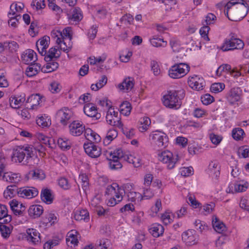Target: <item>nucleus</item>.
Returning <instances> with one entry per match:
<instances>
[{"mask_svg": "<svg viewBox=\"0 0 249 249\" xmlns=\"http://www.w3.org/2000/svg\"><path fill=\"white\" fill-rule=\"evenodd\" d=\"M225 15L232 21H237L243 18L248 14L249 8L247 3L242 0H233L225 5Z\"/></svg>", "mask_w": 249, "mask_h": 249, "instance_id": "f257e3e1", "label": "nucleus"}, {"mask_svg": "<svg viewBox=\"0 0 249 249\" xmlns=\"http://www.w3.org/2000/svg\"><path fill=\"white\" fill-rule=\"evenodd\" d=\"M185 96V91L183 89L177 90L169 91L163 96V105L170 108L179 107L181 105L180 100Z\"/></svg>", "mask_w": 249, "mask_h": 249, "instance_id": "f03ea898", "label": "nucleus"}, {"mask_svg": "<svg viewBox=\"0 0 249 249\" xmlns=\"http://www.w3.org/2000/svg\"><path fill=\"white\" fill-rule=\"evenodd\" d=\"M190 71L189 66L184 63H178L172 66L168 71L169 76L173 79H179L186 75Z\"/></svg>", "mask_w": 249, "mask_h": 249, "instance_id": "7ed1b4c3", "label": "nucleus"}, {"mask_svg": "<svg viewBox=\"0 0 249 249\" xmlns=\"http://www.w3.org/2000/svg\"><path fill=\"white\" fill-rule=\"evenodd\" d=\"M33 155V147L28 145L19 146L13 153V160L16 162H21L25 158L26 160Z\"/></svg>", "mask_w": 249, "mask_h": 249, "instance_id": "20e7f679", "label": "nucleus"}, {"mask_svg": "<svg viewBox=\"0 0 249 249\" xmlns=\"http://www.w3.org/2000/svg\"><path fill=\"white\" fill-rule=\"evenodd\" d=\"M159 160L165 164L168 169H173L178 161L179 157L178 154H173L169 151H164L159 154Z\"/></svg>", "mask_w": 249, "mask_h": 249, "instance_id": "39448f33", "label": "nucleus"}, {"mask_svg": "<svg viewBox=\"0 0 249 249\" xmlns=\"http://www.w3.org/2000/svg\"><path fill=\"white\" fill-rule=\"evenodd\" d=\"M149 137L159 148L165 147L167 145L168 138L163 132L158 130L153 131Z\"/></svg>", "mask_w": 249, "mask_h": 249, "instance_id": "423d86ee", "label": "nucleus"}, {"mask_svg": "<svg viewBox=\"0 0 249 249\" xmlns=\"http://www.w3.org/2000/svg\"><path fill=\"white\" fill-rule=\"evenodd\" d=\"M182 239L188 246L196 244L198 240V236L193 230H188L182 234Z\"/></svg>", "mask_w": 249, "mask_h": 249, "instance_id": "0eeeda50", "label": "nucleus"}, {"mask_svg": "<svg viewBox=\"0 0 249 249\" xmlns=\"http://www.w3.org/2000/svg\"><path fill=\"white\" fill-rule=\"evenodd\" d=\"M69 128L70 134L75 137L81 135L85 130V125L79 121H73L70 124Z\"/></svg>", "mask_w": 249, "mask_h": 249, "instance_id": "6e6552de", "label": "nucleus"}, {"mask_svg": "<svg viewBox=\"0 0 249 249\" xmlns=\"http://www.w3.org/2000/svg\"><path fill=\"white\" fill-rule=\"evenodd\" d=\"M242 93V90L240 88H233L227 93V99L230 104L233 105L240 101Z\"/></svg>", "mask_w": 249, "mask_h": 249, "instance_id": "1a4fd4ad", "label": "nucleus"}, {"mask_svg": "<svg viewBox=\"0 0 249 249\" xmlns=\"http://www.w3.org/2000/svg\"><path fill=\"white\" fill-rule=\"evenodd\" d=\"M94 142L85 143L84 148L88 155L92 158H96L101 154V149L94 144Z\"/></svg>", "mask_w": 249, "mask_h": 249, "instance_id": "9d476101", "label": "nucleus"}, {"mask_svg": "<svg viewBox=\"0 0 249 249\" xmlns=\"http://www.w3.org/2000/svg\"><path fill=\"white\" fill-rule=\"evenodd\" d=\"M38 194L37 189L33 187H24L19 188L18 196L19 197L27 198H32L36 197Z\"/></svg>", "mask_w": 249, "mask_h": 249, "instance_id": "9b49d317", "label": "nucleus"}, {"mask_svg": "<svg viewBox=\"0 0 249 249\" xmlns=\"http://www.w3.org/2000/svg\"><path fill=\"white\" fill-rule=\"evenodd\" d=\"M73 115L72 111L67 107H64L58 111L57 116L60 123L63 125H66L69 120Z\"/></svg>", "mask_w": 249, "mask_h": 249, "instance_id": "f8f14e48", "label": "nucleus"}, {"mask_svg": "<svg viewBox=\"0 0 249 249\" xmlns=\"http://www.w3.org/2000/svg\"><path fill=\"white\" fill-rule=\"evenodd\" d=\"M188 84L191 88L199 90L203 89L205 81L202 77L194 75L188 78Z\"/></svg>", "mask_w": 249, "mask_h": 249, "instance_id": "ddd939ff", "label": "nucleus"}, {"mask_svg": "<svg viewBox=\"0 0 249 249\" xmlns=\"http://www.w3.org/2000/svg\"><path fill=\"white\" fill-rule=\"evenodd\" d=\"M26 239L27 241L34 245L38 244L41 242L40 233L35 229H28L26 230Z\"/></svg>", "mask_w": 249, "mask_h": 249, "instance_id": "4468645a", "label": "nucleus"}, {"mask_svg": "<svg viewBox=\"0 0 249 249\" xmlns=\"http://www.w3.org/2000/svg\"><path fill=\"white\" fill-rule=\"evenodd\" d=\"M84 112L88 116L98 120L101 117V114L97 112V107L92 103L86 104L84 107Z\"/></svg>", "mask_w": 249, "mask_h": 249, "instance_id": "2eb2a0df", "label": "nucleus"}, {"mask_svg": "<svg viewBox=\"0 0 249 249\" xmlns=\"http://www.w3.org/2000/svg\"><path fill=\"white\" fill-rule=\"evenodd\" d=\"M50 40V37L45 36L36 42V46L40 54H45L46 53V49L49 46Z\"/></svg>", "mask_w": 249, "mask_h": 249, "instance_id": "dca6fc26", "label": "nucleus"}, {"mask_svg": "<svg viewBox=\"0 0 249 249\" xmlns=\"http://www.w3.org/2000/svg\"><path fill=\"white\" fill-rule=\"evenodd\" d=\"M111 112H112L111 109H108L106 115L107 122L111 125L122 128L123 124L120 118L116 116H113L112 114H111Z\"/></svg>", "mask_w": 249, "mask_h": 249, "instance_id": "f3484780", "label": "nucleus"}, {"mask_svg": "<svg viewBox=\"0 0 249 249\" xmlns=\"http://www.w3.org/2000/svg\"><path fill=\"white\" fill-rule=\"evenodd\" d=\"M21 59L24 63L29 64L37 60L36 54L33 50L28 49L22 54Z\"/></svg>", "mask_w": 249, "mask_h": 249, "instance_id": "a211bd4d", "label": "nucleus"}, {"mask_svg": "<svg viewBox=\"0 0 249 249\" xmlns=\"http://www.w3.org/2000/svg\"><path fill=\"white\" fill-rule=\"evenodd\" d=\"M26 101L25 95L22 93L20 95L12 96L10 98V104L12 107L14 108H18L22 104Z\"/></svg>", "mask_w": 249, "mask_h": 249, "instance_id": "6ab92c4d", "label": "nucleus"}, {"mask_svg": "<svg viewBox=\"0 0 249 249\" xmlns=\"http://www.w3.org/2000/svg\"><path fill=\"white\" fill-rule=\"evenodd\" d=\"M134 86V80L133 78L128 77L125 78L122 83L118 85V88L121 90H125L128 92L131 90Z\"/></svg>", "mask_w": 249, "mask_h": 249, "instance_id": "aec40b11", "label": "nucleus"}, {"mask_svg": "<svg viewBox=\"0 0 249 249\" xmlns=\"http://www.w3.org/2000/svg\"><path fill=\"white\" fill-rule=\"evenodd\" d=\"M121 189L118 188L115 193H113V196L110 198L107 202V205L110 207H113L120 202L123 198V192H121Z\"/></svg>", "mask_w": 249, "mask_h": 249, "instance_id": "412c9836", "label": "nucleus"}, {"mask_svg": "<svg viewBox=\"0 0 249 249\" xmlns=\"http://www.w3.org/2000/svg\"><path fill=\"white\" fill-rule=\"evenodd\" d=\"M29 215L32 218H36L40 216L43 212V207L40 205L31 206L28 210Z\"/></svg>", "mask_w": 249, "mask_h": 249, "instance_id": "4be33fe9", "label": "nucleus"}, {"mask_svg": "<svg viewBox=\"0 0 249 249\" xmlns=\"http://www.w3.org/2000/svg\"><path fill=\"white\" fill-rule=\"evenodd\" d=\"M40 96L38 94H33L30 96L26 101V106L27 108L34 109L39 104Z\"/></svg>", "mask_w": 249, "mask_h": 249, "instance_id": "5701e85b", "label": "nucleus"}, {"mask_svg": "<svg viewBox=\"0 0 249 249\" xmlns=\"http://www.w3.org/2000/svg\"><path fill=\"white\" fill-rule=\"evenodd\" d=\"M84 133L85 138L89 142H98L101 140L100 136L89 128H85Z\"/></svg>", "mask_w": 249, "mask_h": 249, "instance_id": "b1692460", "label": "nucleus"}, {"mask_svg": "<svg viewBox=\"0 0 249 249\" xmlns=\"http://www.w3.org/2000/svg\"><path fill=\"white\" fill-rule=\"evenodd\" d=\"M124 193L126 195L127 200L131 202L136 203V202H139L142 200V195L140 193L124 190Z\"/></svg>", "mask_w": 249, "mask_h": 249, "instance_id": "393cba45", "label": "nucleus"}, {"mask_svg": "<svg viewBox=\"0 0 249 249\" xmlns=\"http://www.w3.org/2000/svg\"><path fill=\"white\" fill-rule=\"evenodd\" d=\"M28 176L29 178L33 179L43 180L46 177L44 172L42 170L38 168L30 171Z\"/></svg>", "mask_w": 249, "mask_h": 249, "instance_id": "a878e982", "label": "nucleus"}, {"mask_svg": "<svg viewBox=\"0 0 249 249\" xmlns=\"http://www.w3.org/2000/svg\"><path fill=\"white\" fill-rule=\"evenodd\" d=\"M41 65L39 63H34L31 64L27 68L26 74L28 77H32L36 75L40 71Z\"/></svg>", "mask_w": 249, "mask_h": 249, "instance_id": "bb28decb", "label": "nucleus"}, {"mask_svg": "<svg viewBox=\"0 0 249 249\" xmlns=\"http://www.w3.org/2000/svg\"><path fill=\"white\" fill-rule=\"evenodd\" d=\"M40 196L41 200L47 204H51L53 201V197L51 191L47 188L42 190Z\"/></svg>", "mask_w": 249, "mask_h": 249, "instance_id": "cd10ccee", "label": "nucleus"}, {"mask_svg": "<svg viewBox=\"0 0 249 249\" xmlns=\"http://www.w3.org/2000/svg\"><path fill=\"white\" fill-rule=\"evenodd\" d=\"M19 188H18L16 185H9L7 187L6 190L3 193L4 197L7 198H11L13 197L15 195L17 194L18 195V191Z\"/></svg>", "mask_w": 249, "mask_h": 249, "instance_id": "c85d7f7f", "label": "nucleus"}, {"mask_svg": "<svg viewBox=\"0 0 249 249\" xmlns=\"http://www.w3.org/2000/svg\"><path fill=\"white\" fill-rule=\"evenodd\" d=\"M212 224L214 230L218 233H221L226 230L224 224L221 222L216 216L213 217Z\"/></svg>", "mask_w": 249, "mask_h": 249, "instance_id": "c756f323", "label": "nucleus"}, {"mask_svg": "<svg viewBox=\"0 0 249 249\" xmlns=\"http://www.w3.org/2000/svg\"><path fill=\"white\" fill-rule=\"evenodd\" d=\"M149 231L154 237H158L163 234L164 228L160 224H155L151 226Z\"/></svg>", "mask_w": 249, "mask_h": 249, "instance_id": "7c9ffc66", "label": "nucleus"}, {"mask_svg": "<svg viewBox=\"0 0 249 249\" xmlns=\"http://www.w3.org/2000/svg\"><path fill=\"white\" fill-rule=\"evenodd\" d=\"M37 124L42 128L49 127L51 125V120L50 117L46 116L39 117L36 120Z\"/></svg>", "mask_w": 249, "mask_h": 249, "instance_id": "2f4dec72", "label": "nucleus"}, {"mask_svg": "<svg viewBox=\"0 0 249 249\" xmlns=\"http://www.w3.org/2000/svg\"><path fill=\"white\" fill-rule=\"evenodd\" d=\"M36 137L42 144L47 145L49 147L53 148L54 140L52 138L48 137L41 133L38 134Z\"/></svg>", "mask_w": 249, "mask_h": 249, "instance_id": "473e14b6", "label": "nucleus"}, {"mask_svg": "<svg viewBox=\"0 0 249 249\" xmlns=\"http://www.w3.org/2000/svg\"><path fill=\"white\" fill-rule=\"evenodd\" d=\"M74 218L77 221L84 220L88 221L89 219V213L87 210L85 209L77 211L74 214Z\"/></svg>", "mask_w": 249, "mask_h": 249, "instance_id": "72a5a7b5", "label": "nucleus"}, {"mask_svg": "<svg viewBox=\"0 0 249 249\" xmlns=\"http://www.w3.org/2000/svg\"><path fill=\"white\" fill-rule=\"evenodd\" d=\"M232 185H230L229 186L228 188L227 189V192H231L232 193H233L234 192H242L246 190V189L248 187V183H245L244 184H241L240 183H235L234 184V191H233L232 190H231V188H232Z\"/></svg>", "mask_w": 249, "mask_h": 249, "instance_id": "f704fd0d", "label": "nucleus"}, {"mask_svg": "<svg viewBox=\"0 0 249 249\" xmlns=\"http://www.w3.org/2000/svg\"><path fill=\"white\" fill-rule=\"evenodd\" d=\"M107 77L105 75H103L96 84H93L91 85V89L92 90L97 91L103 88L107 84Z\"/></svg>", "mask_w": 249, "mask_h": 249, "instance_id": "c9c22d12", "label": "nucleus"}, {"mask_svg": "<svg viewBox=\"0 0 249 249\" xmlns=\"http://www.w3.org/2000/svg\"><path fill=\"white\" fill-rule=\"evenodd\" d=\"M151 124V120L149 117H144L141 119L140 125L138 127L139 131L141 132H145L148 129Z\"/></svg>", "mask_w": 249, "mask_h": 249, "instance_id": "e433bc0d", "label": "nucleus"}, {"mask_svg": "<svg viewBox=\"0 0 249 249\" xmlns=\"http://www.w3.org/2000/svg\"><path fill=\"white\" fill-rule=\"evenodd\" d=\"M131 108V104L128 102H124L120 106V113L124 116H128L130 113Z\"/></svg>", "mask_w": 249, "mask_h": 249, "instance_id": "4c0bfd02", "label": "nucleus"}, {"mask_svg": "<svg viewBox=\"0 0 249 249\" xmlns=\"http://www.w3.org/2000/svg\"><path fill=\"white\" fill-rule=\"evenodd\" d=\"M3 179L6 181L16 183L19 180V177L17 174L7 172L4 173L3 175Z\"/></svg>", "mask_w": 249, "mask_h": 249, "instance_id": "58836bf2", "label": "nucleus"}, {"mask_svg": "<svg viewBox=\"0 0 249 249\" xmlns=\"http://www.w3.org/2000/svg\"><path fill=\"white\" fill-rule=\"evenodd\" d=\"M118 136V132L115 129H109L107 134L106 138L104 140V143L109 144L113 139Z\"/></svg>", "mask_w": 249, "mask_h": 249, "instance_id": "ea45409f", "label": "nucleus"}, {"mask_svg": "<svg viewBox=\"0 0 249 249\" xmlns=\"http://www.w3.org/2000/svg\"><path fill=\"white\" fill-rule=\"evenodd\" d=\"M47 62L45 67L42 69V71L44 72H51L56 70L58 68L59 65L56 62L51 61Z\"/></svg>", "mask_w": 249, "mask_h": 249, "instance_id": "a19ab883", "label": "nucleus"}, {"mask_svg": "<svg viewBox=\"0 0 249 249\" xmlns=\"http://www.w3.org/2000/svg\"><path fill=\"white\" fill-rule=\"evenodd\" d=\"M13 226H7L5 225H0V232L1 236L5 239H7L11 234L13 230Z\"/></svg>", "mask_w": 249, "mask_h": 249, "instance_id": "79ce46f5", "label": "nucleus"}, {"mask_svg": "<svg viewBox=\"0 0 249 249\" xmlns=\"http://www.w3.org/2000/svg\"><path fill=\"white\" fill-rule=\"evenodd\" d=\"M109 160V166L112 170H118L122 168L123 165L121 162V160L118 159L110 157Z\"/></svg>", "mask_w": 249, "mask_h": 249, "instance_id": "37998d69", "label": "nucleus"}, {"mask_svg": "<svg viewBox=\"0 0 249 249\" xmlns=\"http://www.w3.org/2000/svg\"><path fill=\"white\" fill-rule=\"evenodd\" d=\"M150 41L152 46L156 47H165L166 45V42L164 41L163 39L158 38L156 36H154L150 39Z\"/></svg>", "mask_w": 249, "mask_h": 249, "instance_id": "c03bdc74", "label": "nucleus"}, {"mask_svg": "<svg viewBox=\"0 0 249 249\" xmlns=\"http://www.w3.org/2000/svg\"><path fill=\"white\" fill-rule=\"evenodd\" d=\"M209 167L211 174H213L215 178L219 177L220 175V166L217 163L211 162Z\"/></svg>", "mask_w": 249, "mask_h": 249, "instance_id": "a18cd8bd", "label": "nucleus"}, {"mask_svg": "<svg viewBox=\"0 0 249 249\" xmlns=\"http://www.w3.org/2000/svg\"><path fill=\"white\" fill-rule=\"evenodd\" d=\"M244 134L243 129L239 127L234 128L232 131V136L235 140H241L243 138Z\"/></svg>", "mask_w": 249, "mask_h": 249, "instance_id": "49530a36", "label": "nucleus"}, {"mask_svg": "<svg viewBox=\"0 0 249 249\" xmlns=\"http://www.w3.org/2000/svg\"><path fill=\"white\" fill-rule=\"evenodd\" d=\"M225 88V85L222 83H215L211 86V91L212 92L217 93L223 90Z\"/></svg>", "mask_w": 249, "mask_h": 249, "instance_id": "de8ad7c7", "label": "nucleus"}, {"mask_svg": "<svg viewBox=\"0 0 249 249\" xmlns=\"http://www.w3.org/2000/svg\"><path fill=\"white\" fill-rule=\"evenodd\" d=\"M232 43V37H231L230 39H226L221 47V50L223 51L233 50L232 48H233L234 46H233V44H231Z\"/></svg>", "mask_w": 249, "mask_h": 249, "instance_id": "09e8293b", "label": "nucleus"}, {"mask_svg": "<svg viewBox=\"0 0 249 249\" xmlns=\"http://www.w3.org/2000/svg\"><path fill=\"white\" fill-rule=\"evenodd\" d=\"M150 67L154 75L158 76L160 75V70L158 62L155 60H151L150 62Z\"/></svg>", "mask_w": 249, "mask_h": 249, "instance_id": "8fccbe9b", "label": "nucleus"}, {"mask_svg": "<svg viewBox=\"0 0 249 249\" xmlns=\"http://www.w3.org/2000/svg\"><path fill=\"white\" fill-rule=\"evenodd\" d=\"M232 43L231 44H233V46H234L233 48H232V50H241L243 49L244 46V43L242 40L237 38H233L232 37Z\"/></svg>", "mask_w": 249, "mask_h": 249, "instance_id": "3c124183", "label": "nucleus"}, {"mask_svg": "<svg viewBox=\"0 0 249 249\" xmlns=\"http://www.w3.org/2000/svg\"><path fill=\"white\" fill-rule=\"evenodd\" d=\"M125 155L122 149H118L115 150L113 153H110V157L121 160L122 159H124Z\"/></svg>", "mask_w": 249, "mask_h": 249, "instance_id": "603ef678", "label": "nucleus"}, {"mask_svg": "<svg viewBox=\"0 0 249 249\" xmlns=\"http://www.w3.org/2000/svg\"><path fill=\"white\" fill-rule=\"evenodd\" d=\"M82 18V15L81 13V11L79 8H75L73 9L72 13L71 19L74 21L78 22Z\"/></svg>", "mask_w": 249, "mask_h": 249, "instance_id": "864d4df0", "label": "nucleus"}, {"mask_svg": "<svg viewBox=\"0 0 249 249\" xmlns=\"http://www.w3.org/2000/svg\"><path fill=\"white\" fill-rule=\"evenodd\" d=\"M18 44L15 42L12 41L11 42H5L3 43V48L8 47L9 50L12 52H16L18 48Z\"/></svg>", "mask_w": 249, "mask_h": 249, "instance_id": "5fc2aeb1", "label": "nucleus"}, {"mask_svg": "<svg viewBox=\"0 0 249 249\" xmlns=\"http://www.w3.org/2000/svg\"><path fill=\"white\" fill-rule=\"evenodd\" d=\"M231 70V66L229 64H222L217 69L216 73L217 76H220L223 71L229 72Z\"/></svg>", "mask_w": 249, "mask_h": 249, "instance_id": "6e6d98bb", "label": "nucleus"}, {"mask_svg": "<svg viewBox=\"0 0 249 249\" xmlns=\"http://www.w3.org/2000/svg\"><path fill=\"white\" fill-rule=\"evenodd\" d=\"M76 233L74 231H71V232L68 233V238H67V242H70L71 244L74 245H77L78 243L77 236L74 234Z\"/></svg>", "mask_w": 249, "mask_h": 249, "instance_id": "4d7b16f0", "label": "nucleus"}, {"mask_svg": "<svg viewBox=\"0 0 249 249\" xmlns=\"http://www.w3.org/2000/svg\"><path fill=\"white\" fill-rule=\"evenodd\" d=\"M216 18V17L212 13H209L205 17V19L202 21L203 25H208L213 24Z\"/></svg>", "mask_w": 249, "mask_h": 249, "instance_id": "13d9d810", "label": "nucleus"}, {"mask_svg": "<svg viewBox=\"0 0 249 249\" xmlns=\"http://www.w3.org/2000/svg\"><path fill=\"white\" fill-rule=\"evenodd\" d=\"M51 36L53 38L56 39V42L57 44L61 43L63 36L62 32L58 30H53L51 32Z\"/></svg>", "mask_w": 249, "mask_h": 249, "instance_id": "bf43d9fd", "label": "nucleus"}, {"mask_svg": "<svg viewBox=\"0 0 249 249\" xmlns=\"http://www.w3.org/2000/svg\"><path fill=\"white\" fill-rule=\"evenodd\" d=\"M210 30V28L208 25H203V26L201 28L199 31V33L205 40L207 41H209L210 39L208 36V34L209 31Z\"/></svg>", "mask_w": 249, "mask_h": 249, "instance_id": "052dcab7", "label": "nucleus"}, {"mask_svg": "<svg viewBox=\"0 0 249 249\" xmlns=\"http://www.w3.org/2000/svg\"><path fill=\"white\" fill-rule=\"evenodd\" d=\"M24 5L23 3L20 2L13 3L11 5V10L13 11L15 10L18 14L21 12Z\"/></svg>", "mask_w": 249, "mask_h": 249, "instance_id": "680f3d73", "label": "nucleus"}, {"mask_svg": "<svg viewBox=\"0 0 249 249\" xmlns=\"http://www.w3.org/2000/svg\"><path fill=\"white\" fill-rule=\"evenodd\" d=\"M58 183L60 187L65 190L69 189L71 187L68 179L65 178H60L58 180Z\"/></svg>", "mask_w": 249, "mask_h": 249, "instance_id": "e2e57ef3", "label": "nucleus"}, {"mask_svg": "<svg viewBox=\"0 0 249 249\" xmlns=\"http://www.w3.org/2000/svg\"><path fill=\"white\" fill-rule=\"evenodd\" d=\"M59 146L62 149H68L70 148L69 142L67 140L63 138H59L57 140Z\"/></svg>", "mask_w": 249, "mask_h": 249, "instance_id": "0e129e2a", "label": "nucleus"}, {"mask_svg": "<svg viewBox=\"0 0 249 249\" xmlns=\"http://www.w3.org/2000/svg\"><path fill=\"white\" fill-rule=\"evenodd\" d=\"M201 100L204 105H208L213 102L214 98L209 94H206L201 97Z\"/></svg>", "mask_w": 249, "mask_h": 249, "instance_id": "69168bd1", "label": "nucleus"}, {"mask_svg": "<svg viewBox=\"0 0 249 249\" xmlns=\"http://www.w3.org/2000/svg\"><path fill=\"white\" fill-rule=\"evenodd\" d=\"M109 242L107 239H103L99 241V243L96 245V249H108Z\"/></svg>", "mask_w": 249, "mask_h": 249, "instance_id": "338daca9", "label": "nucleus"}, {"mask_svg": "<svg viewBox=\"0 0 249 249\" xmlns=\"http://www.w3.org/2000/svg\"><path fill=\"white\" fill-rule=\"evenodd\" d=\"M238 154L244 158L249 157V147L244 146L240 148L238 150Z\"/></svg>", "mask_w": 249, "mask_h": 249, "instance_id": "774afa93", "label": "nucleus"}]
</instances>
